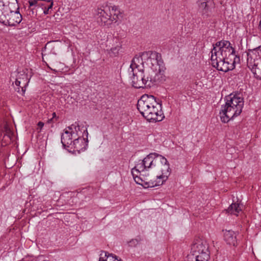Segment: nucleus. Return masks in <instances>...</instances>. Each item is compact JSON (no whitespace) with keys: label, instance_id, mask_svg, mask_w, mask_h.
<instances>
[{"label":"nucleus","instance_id":"25","mask_svg":"<svg viewBox=\"0 0 261 261\" xmlns=\"http://www.w3.org/2000/svg\"><path fill=\"white\" fill-rule=\"evenodd\" d=\"M106 256L104 259L107 261H122L121 259H118L117 257L113 254L109 253L105 251Z\"/></svg>","mask_w":261,"mask_h":261},{"label":"nucleus","instance_id":"31","mask_svg":"<svg viewBox=\"0 0 261 261\" xmlns=\"http://www.w3.org/2000/svg\"><path fill=\"white\" fill-rule=\"evenodd\" d=\"M260 59L261 60V58H260Z\"/></svg>","mask_w":261,"mask_h":261},{"label":"nucleus","instance_id":"6","mask_svg":"<svg viewBox=\"0 0 261 261\" xmlns=\"http://www.w3.org/2000/svg\"><path fill=\"white\" fill-rule=\"evenodd\" d=\"M79 131H80V126L77 122H75L74 124L64 129V132L61 136V143L64 148H69L71 146L73 142L72 140H74L79 136L78 133Z\"/></svg>","mask_w":261,"mask_h":261},{"label":"nucleus","instance_id":"18","mask_svg":"<svg viewBox=\"0 0 261 261\" xmlns=\"http://www.w3.org/2000/svg\"><path fill=\"white\" fill-rule=\"evenodd\" d=\"M107 46L111 47L110 49H107L110 56H116L121 49V43L118 38L113 37L107 40Z\"/></svg>","mask_w":261,"mask_h":261},{"label":"nucleus","instance_id":"16","mask_svg":"<svg viewBox=\"0 0 261 261\" xmlns=\"http://www.w3.org/2000/svg\"><path fill=\"white\" fill-rule=\"evenodd\" d=\"M154 154H155L156 163L158 161H160L161 164L160 169L162 174L159 176L162 180L165 181L168 179L170 173L169 164L167 160L164 156L155 152H154Z\"/></svg>","mask_w":261,"mask_h":261},{"label":"nucleus","instance_id":"22","mask_svg":"<svg viewBox=\"0 0 261 261\" xmlns=\"http://www.w3.org/2000/svg\"><path fill=\"white\" fill-rule=\"evenodd\" d=\"M53 6V2L51 0H42L41 1L40 7L43 10V13L47 15L50 13V10Z\"/></svg>","mask_w":261,"mask_h":261},{"label":"nucleus","instance_id":"3","mask_svg":"<svg viewBox=\"0 0 261 261\" xmlns=\"http://www.w3.org/2000/svg\"><path fill=\"white\" fill-rule=\"evenodd\" d=\"M143 57L147 58V64L154 72L153 80L158 83L165 81L164 72L166 68L161 55L156 51H149L143 53Z\"/></svg>","mask_w":261,"mask_h":261},{"label":"nucleus","instance_id":"8","mask_svg":"<svg viewBox=\"0 0 261 261\" xmlns=\"http://www.w3.org/2000/svg\"><path fill=\"white\" fill-rule=\"evenodd\" d=\"M144 172H140L139 173L134 172L132 175L135 182L145 188L159 186L163 185L165 182L159 175L156 176V180L150 179L143 173Z\"/></svg>","mask_w":261,"mask_h":261},{"label":"nucleus","instance_id":"2","mask_svg":"<svg viewBox=\"0 0 261 261\" xmlns=\"http://www.w3.org/2000/svg\"><path fill=\"white\" fill-rule=\"evenodd\" d=\"M244 104V98L240 93H231L226 96L225 104L221 106L219 113L221 121L227 123L240 115Z\"/></svg>","mask_w":261,"mask_h":261},{"label":"nucleus","instance_id":"29","mask_svg":"<svg viewBox=\"0 0 261 261\" xmlns=\"http://www.w3.org/2000/svg\"><path fill=\"white\" fill-rule=\"evenodd\" d=\"M138 243V241L136 239L132 240L129 242L130 245H135Z\"/></svg>","mask_w":261,"mask_h":261},{"label":"nucleus","instance_id":"4","mask_svg":"<svg viewBox=\"0 0 261 261\" xmlns=\"http://www.w3.org/2000/svg\"><path fill=\"white\" fill-rule=\"evenodd\" d=\"M120 15L119 9L115 6H106L97 10L98 18L102 23L107 25L117 22Z\"/></svg>","mask_w":261,"mask_h":261},{"label":"nucleus","instance_id":"12","mask_svg":"<svg viewBox=\"0 0 261 261\" xmlns=\"http://www.w3.org/2000/svg\"><path fill=\"white\" fill-rule=\"evenodd\" d=\"M88 132L87 128H86L85 129H84L82 137H81L79 135L75 138L69 148H73L75 151H85L88 146Z\"/></svg>","mask_w":261,"mask_h":261},{"label":"nucleus","instance_id":"13","mask_svg":"<svg viewBox=\"0 0 261 261\" xmlns=\"http://www.w3.org/2000/svg\"><path fill=\"white\" fill-rule=\"evenodd\" d=\"M19 10L17 0H0V19L12 11Z\"/></svg>","mask_w":261,"mask_h":261},{"label":"nucleus","instance_id":"1","mask_svg":"<svg viewBox=\"0 0 261 261\" xmlns=\"http://www.w3.org/2000/svg\"><path fill=\"white\" fill-rule=\"evenodd\" d=\"M211 51L213 67L218 70L226 72L233 70L236 64L240 62V57L229 41L222 40L213 44Z\"/></svg>","mask_w":261,"mask_h":261},{"label":"nucleus","instance_id":"30","mask_svg":"<svg viewBox=\"0 0 261 261\" xmlns=\"http://www.w3.org/2000/svg\"><path fill=\"white\" fill-rule=\"evenodd\" d=\"M38 127H40V129H41V128H42L43 127V126H44V123H43V122H42L40 121V122H38Z\"/></svg>","mask_w":261,"mask_h":261},{"label":"nucleus","instance_id":"9","mask_svg":"<svg viewBox=\"0 0 261 261\" xmlns=\"http://www.w3.org/2000/svg\"><path fill=\"white\" fill-rule=\"evenodd\" d=\"M153 105H156V100L153 95L144 94L138 100L137 109L141 115H148L149 114L148 109Z\"/></svg>","mask_w":261,"mask_h":261},{"label":"nucleus","instance_id":"19","mask_svg":"<svg viewBox=\"0 0 261 261\" xmlns=\"http://www.w3.org/2000/svg\"><path fill=\"white\" fill-rule=\"evenodd\" d=\"M146 57L136 56L132 61L131 64L128 69L129 75H131V72L144 71L143 69V59Z\"/></svg>","mask_w":261,"mask_h":261},{"label":"nucleus","instance_id":"17","mask_svg":"<svg viewBox=\"0 0 261 261\" xmlns=\"http://www.w3.org/2000/svg\"><path fill=\"white\" fill-rule=\"evenodd\" d=\"M247 66L256 79L261 80V60L259 58L253 59L251 57H248Z\"/></svg>","mask_w":261,"mask_h":261},{"label":"nucleus","instance_id":"24","mask_svg":"<svg viewBox=\"0 0 261 261\" xmlns=\"http://www.w3.org/2000/svg\"><path fill=\"white\" fill-rule=\"evenodd\" d=\"M199 9L202 15L208 16L210 15L211 10L207 4L205 2L201 3L199 5Z\"/></svg>","mask_w":261,"mask_h":261},{"label":"nucleus","instance_id":"20","mask_svg":"<svg viewBox=\"0 0 261 261\" xmlns=\"http://www.w3.org/2000/svg\"><path fill=\"white\" fill-rule=\"evenodd\" d=\"M224 239L229 245L236 246L237 244V233L231 230H225L224 232Z\"/></svg>","mask_w":261,"mask_h":261},{"label":"nucleus","instance_id":"10","mask_svg":"<svg viewBox=\"0 0 261 261\" xmlns=\"http://www.w3.org/2000/svg\"><path fill=\"white\" fill-rule=\"evenodd\" d=\"M31 77L32 75L31 73L29 74L28 69L18 72L17 77L15 82V84L17 87L15 89L16 91L21 95H23L25 92L26 87L28 86Z\"/></svg>","mask_w":261,"mask_h":261},{"label":"nucleus","instance_id":"7","mask_svg":"<svg viewBox=\"0 0 261 261\" xmlns=\"http://www.w3.org/2000/svg\"><path fill=\"white\" fill-rule=\"evenodd\" d=\"M155 154L150 153L143 160H140L132 169V173H139L140 172H145L156 166Z\"/></svg>","mask_w":261,"mask_h":261},{"label":"nucleus","instance_id":"23","mask_svg":"<svg viewBox=\"0 0 261 261\" xmlns=\"http://www.w3.org/2000/svg\"><path fill=\"white\" fill-rule=\"evenodd\" d=\"M227 213L231 215L238 216V214L242 211V208L239 203H232L227 210H225Z\"/></svg>","mask_w":261,"mask_h":261},{"label":"nucleus","instance_id":"15","mask_svg":"<svg viewBox=\"0 0 261 261\" xmlns=\"http://www.w3.org/2000/svg\"><path fill=\"white\" fill-rule=\"evenodd\" d=\"M208 246L206 242L200 239L194 241L191 246V253L195 256L208 254Z\"/></svg>","mask_w":261,"mask_h":261},{"label":"nucleus","instance_id":"26","mask_svg":"<svg viewBox=\"0 0 261 261\" xmlns=\"http://www.w3.org/2000/svg\"><path fill=\"white\" fill-rule=\"evenodd\" d=\"M58 120V117L57 116L56 113L54 112L52 114V117L47 120L48 123H54Z\"/></svg>","mask_w":261,"mask_h":261},{"label":"nucleus","instance_id":"5","mask_svg":"<svg viewBox=\"0 0 261 261\" xmlns=\"http://www.w3.org/2000/svg\"><path fill=\"white\" fill-rule=\"evenodd\" d=\"M129 76L133 86L135 88H143L146 85L150 87L151 84L158 83V81L153 80L152 75L145 73L144 71L131 72Z\"/></svg>","mask_w":261,"mask_h":261},{"label":"nucleus","instance_id":"14","mask_svg":"<svg viewBox=\"0 0 261 261\" xmlns=\"http://www.w3.org/2000/svg\"><path fill=\"white\" fill-rule=\"evenodd\" d=\"M22 21V16L19 13V10L12 11L8 13L6 16H4L0 19V22L5 25L15 26Z\"/></svg>","mask_w":261,"mask_h":261},{"label":"nucleus","instance_id":"27","mask_svg":"<svg viewBox=\"0 0 261 261\" xmlns=\"http://www.w3.org/2000/svg\"><path fill=\"white\" fill-rule=\"evenodd\" d=\"M105 256H106L105 251H101L99 254V257L98 261H107L104 259Z\"/></svg>","mask_w":261,"mask_h":261},{"label":"nucleus","instance_id":"11","mask_svg":"<svg viewBox=\"0 0 261 261\" xmlns=\"http://www.w3.org/2000/svg\"><path fill=\"white\" fill-rule=\"evenodd\" d=\"M162 108V104L156 100V105H153L148 109L149 114L143 116L149 121H161L165 117Z\"/></svg>","mask_w":261,"mask_h":261},{"label":"nucleus","instance_id":"28","mask_svg":"<svg viewBox=\"0 0 261 261\" xmlns=\"http://www.w3.org/2000/svg\"><path fill=\"white\" fill-rule=\"evenodd\" d=\"M42 257V256H38L37 257H35L34 258H33L30 261H40L41 258Z\"/></svg>","mask_w":261,"mask_h":261},{"label":"nucleus","instance_id":"21","mask_svg":"<svg viewBox=\"0 0 261 261\" xmlns=\"http://www.w3.org/2000/svg\"><path fill=\"white\" fill-rule=\"evenodd\" d=\"M208 254H204L202 255L195 256L192 254H187L183 261H208Z\"/></svg>","mask_w":261,"mask_h":261}]
</instances>
